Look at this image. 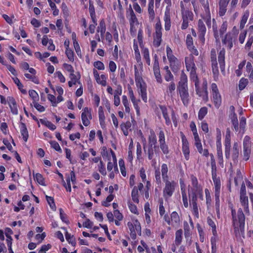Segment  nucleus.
I'll return each mask as SVG.
<instances>
[{"mask_svg":"<svg viewBox=\"0 0 253 253\" xmlns=\"http://www.w3.org/2000/svg\"><path fill=\"white\" fill-rule=\"evenodd\" d=\"M188 191L189 200H197L198 198L203 200V188L193 175L191 176V184L188 186Z\"/></svg>","mask_w":253,"mask_h":253,"instance_id":"1","label":"nucleus"},{"mask_svg":"<svg viewBox=\"0 0 253 253\" xmlns=\"http://www.w3.org/2000/svg\"><path fill=\"white\" fill-rule=\"evenodd\" d=\"M231 213L232 215L233 226L234 227L235 233H239L240 231L242 232L244 229L245 219L242 210L239 209L237 214H236V211L232 209Z\"/></svg>","mask_w":253,"mask_h":253,"instance_id":"2","label":"nucleus"},{"mask_svg":"<svg viewBox=\"0 0 253 253\" xmlns=\"http://www.w3.org/2000/svg\"><path fill=\"white\" fill-rule=\"evenodd\" d=\"M185 63L186 70L190 72V78L191 80H196L197 76L196 74V67L194 63V56L190 54L185 58Z\"/></svg>","mask_w":253,"mask_h":253,"instance_id":"3","label":"nucleus"},{"mask_svg":"<svg viewBox=\"0 0 253 253\" xmlns=\"http://www.w3.org/2000/svg\"><path fill=\"white\" fill-rule=\"evenodd\" d=\"M180 6L182 19L181 29L185 30L188 27L189 22L193 20L194 15L192 12L184 9L182 1L180 2Z\"/></svg>","mask_w":253,"mask_h":253,"instance_id":"4","label":"nucleus"},{"mask_svg":"<svg viewBox=\"0 0 253 253\" xmlns=\"http://www.w3.org/2000/svg\"><path fill=\"white\" fill-rule=\"evenodd\" d=\"M212 177L214 186L215 206L216 210L219 208V197L220 193L221 183L219 178L216 177V174L215 171H212Z\"/></svg>","mask_w":253,"mask_h":253,"instance_id":"5","label":"nucleus"},{"mask_svg":"<svg viewBox=\"0 0 253 253\" xmlns=\"http://www.w3.org/2000/svg\"><path fill=\"white\" fill-rule=\"evenodd\" d=\"M166 51L170 68L173 72L177 71L180 67V62L173 55L172 50L169 46L166 47Z\"/></svg>","mask_w":253,"mask_h":253,"instance_id":"6","label":"nucleus"},{"mask_svg":"<svg viewBox=\"0 0 253 253\" xmlns=\"http://www.w3.org/2000/svg\"><path fill=\"white\" fill-rule=\"evenodd\" d=\"M138 94L141 96L144 102L147 101V85L143 78L135 80Z\"/></svg>","mask_w":253,"mask_h":253,"instance_id":"7","label":"nucleus"},{"mask_svg":"<svg viewBox=\"0 0 253 253\" xmlns=\"http://www.w3.org/2000/svg\"><path fill=\"white\" fill-rule=\"evenodd\" d=\"M164 182L165 183V186L163 189V196L165 198L167 199L172 195L177 183L173 180L170 181L168 180L164 181Z\"/></svg>","mask_w":253,"mask_h":253,"instance_id":"8","label":"nucleus"},{"mask_svg":"<svg viewBox=\"0 0 253 253\" xmlns=\"http://www.w3.org/2000/svg\"><path fill=\"white\" fill-rule=\"evenodd\" d=\"M165 2L167 4L165 11L164 20L165 21V29L166 31H169L170 29L171 26V18H170V6L171 4V0H164Z\"/></svg>","mask_w":253,"mask_h":253,"instance_id":"9","label":"nucleus"},{"mask_svg":"<svg viewBox=\"0 0 253 253\" xmlns=\"http://www.w3.org/2000/svg\"><path fill=\"white\" fill-rule=\"evenodd\" d=\"M212 100L216 108H218L221 104V96L219 92L217 85L215 83L211 84Z\"/></svg>","mask_w":253,"mask_h":253,"instance_id":"10","label":"nucleus"},{"mask_svg":"<svg viewBox=\"0 0 253 253\" xmlns=\"http://www.w3.org/2000/svg\"><path fill=\"white\" fill-rule=\"evenodd\" d=\"M155 32L154 35L153 44L156 47H159L162 42V25L160 21H158L155 24Z\"/></svg>","mask_w":253,"mask_h":253,"instance_id":"11","label":"nucleus"},{"mask_svg":"<svg viewBox=\"0 0 253 253\" xmlns=\"http://www.w3.org/2000/svg\"><path fill=\"white\" fill-rule=\"evenodd\" d=\"M177 90L183 105L187 106L190 100L188 87H177Z\"/></svg>","mask_w":253,"mask_h":253,"instance_id":"12","label":"nucleus"},{"mask_svg":"<svg viewBox=\"0 0 253 253\" xmlns=\"http://www.w3.org/2000/svg\"><path fill=\"white\" fill-rule=\"evenodd\" d=\"M236 36L233 33L228 32L222 39V43L228 49H231L233 46V42L235 41Z\"/></svg>","mask_w":253,"mask_h":253,"instance_id":"13","label":"nucleus"},{"mask_svg":"<svg viewBox=\"0 0 253 253\" xmlns=\"http://www.w3.org/2000/svg\"><path fill=\"white\" fill-rule=\"evenodd\" d=\"M127 226L131 234L135 235L136 233L141 234V228L139 222L137 219H133L131 222L127 223Z\"/></svg>","mask_w":253,"mask_h":253,"instance_id":"14","label":"nucleus"},{"mask_svg":"<svg viewBox=\"0 0 253 253\" xmlns=\"http://www.w3.org/2000/svg\"><path fill=\"white\" fill-rule=\"evenodd\" d=\"M82 121L84 126H88L90 124V120L92 119L91 109L85 107L83 110L82 113Z\"/></svg>","mask_w":253,"mask_h":253,"instance_id":"15","label":"nucleus"},{"mask_svg":"<svg viewBox=\"0 0 253 253\" xmlns=\"http://www.w3.org/2000/svg\"><path fill=\"white\" fill-rule=\"evenodd\" d=\"M129 21L130 23V32L131 35L134 34L136 30L135 29V26L138 25L137 19L133 12L131 9L130 11L129 14Z\"/></svg>","mask_w":253,"mask_h":253,"instance_id":"16","label":"nucleus"},{"mask_svg":"<svg viewBox=\"0 0 253 253\" xmlns=\"http://www.w3.org/2000/svg\"><path fill=\"white\" fill-rule=\"evenodd\" d=\"M179 183L183 205L185 208H187L189 206V204L186 191V185L183 180L182 179H180Z\"/></svg>","mask_w":253,"mask_h":253,"instance_id":"17","label":"nucleus"},{"mask_svg":"<svg viewBox=\"0 0 253 253\" xmlns=\"http://www.w3.org/2000/svg\"><path fill=\"white\" fill-rule=\"evenodd\" d=\"M200 1L203 6L206 14V18L205 19V21L208 27L211 26V14L209 2L208 1H205V0H200Z\"/></svg>","mask_w":253,"mask_h":253,"instance_id":"18","label":"nucleus"},{"mask_svg":"<svg viewBox=\"0 0 253 253\" xmlns=\"http://www.w3.org/2000/svg\"><path fill=\"white\" fill-rule=\"evenodd\" d=\"M153 72L156 81L158 83L161 84L163 82V80L160 73L159 62L156 59L153 64Z\"/></svg>","mask_w":253,"mask_h":253,"instance_id":"19","label":"nucleus"},{"mask_svg":"<svg viewBox=\"0 0 253 253\" xmlns=\"http://www.w3.org/2000/svg\"><path fill=\"white\" fill-rule=\"evenodd\" d=\"M182 152L186 160H188L189 158V143L184 135H182Z\"/></svg>","mask_w":253,"mask_h":253,"instance_id":"20","label":"nucleus"},{"mask_svg":"<svg viewBox=\"0 0 253 253\" xmlns=\"http://www.w3.org/2000/svg\"><path fill=\"white\" fill-rule=\"evenodd\" d=\"M7 101L10 107L11 113L13 115H17L18 110L17 108V103L13 97L8 96L7 98Z\"/></svg>","mask_w":253,"mask_h":253,"instance_id":"21","label":"nucleus"},{"mask_svg":"<svg viewBox=\"0 0 253 253\" xmlns=\"http://www.w3.org/2000/svg\"><path fill=\"white\" fill-rule=\"evenodd\" d=\"M225 157L228 159L230 157V130L229 128L226 130L225 136Z\"/></svg>","mask_w":253,"mask_h":253,"instance_id":"22","label":"nucleus"},{"mask_svg":"<svg viewBox=\"0 0 253 253\" xmlns=\"http://www.w3.org/2000/svg\"><path fill=\"white\" fill-rule=\"evenodd\" d=\"M230 110L231 112L230 117L231 119L232 124L236 131L238 130V121L236 114L235 113V108L233 106L230 107Z\"/></svg>","mask_w":253,"mask_h":253,"instance_id":"23","label":"nucleus"},{"mask_svg":"<svg viewBox=\"0 0 253 253\" xmlns=\"http://www.w3.org/2000/svg\"><path fill=\"white\" fill-rule=\"evenodd\" d=\"M195 83V85L196 87V90L197 94L199 96L202 97L203 99L207 100L208 99V90H206V89L203 90L202 91L200 90V88H199L198 85H199V82L198 80L197 79L196 80H192Z\"/></svg>","mask_w":253,"mask_h":253,"instance_id":"24","label":"nucleus"},{"mask_svg":"<svg viewBox=\"0 0 253 253\" xmlns=\"http://www.w3.org/2000/svg\"><path fill=\"white\" fill-rule=\"evenodd\" d=\"M215 54V51H211V60L212 62V72L214 75V78H217L218 77V69L217 67V63L216 62L215 55L213 54Z\"/></svg>","mask_w":253,"mask_h":253,"instance_id":"25","label":"nucleus"},{"mask_svg":"<svg viewBox=\"0 0 253 253\" xmlns=\"http://www.w3.org/2000/svg\"><path fill=\"white\" fill-rule=\"evenodd\" d=\"M225 50L222 49L220 50L218 56V61L220 68L222 72L224 71L225 68Z\"/></svg>","mask_w":253,"mask_h":253,"instance_id":"26","label":"nucleus"},{"mask_svg":"<svg viewBox=\"0 0 253 253\" xmlns=\"http://www.w3.org/2000/svg\"><path fill=\"white\" fill-rule=\"evenodd\" d=\"M143 66L141 62L138 63L137 65H134V76L135 80L142 78V73Z\"/></svg>","mask_w":253,"mask_h":253,"instance_id":"27","label":"nucleus"},{"mask_svg":"<svg viewBox=\"0 0 253 253\" xmlns=\"http://www.w3.org/2000/svg\"><path fill=\"white\" fill-rule=\"evenodd\" d=\"M121 128L125 136L128 135L129 130H131V123L129 121L122 123L120 125Z\"/></svg>","mask_w":253,"mask_h":253,"instance_id":"28","label":"nucleus"},{"mask_svg":"<svg viewBox=\"0 0 253 253\" xmlns=\"http://www.w3.org/2000/svg\"><path fill=\"white\" fill-rule=\"evenodd\" d=\"M19 127L20 133L23 137V139L25 142H26L29 137L28 132L26 126L25 124L21 123L19 126Z\"/></svg>","mask_w":253,"mask_h":253,"instance_id":"29","label":"nucleus"},{"mask_svg":"<svg viewBox=\"0 0 253 253\" xmlns=\"http://www.w3.org/2000/svg\"><path fill=\"white\" fill-rule=\"evenodd\" d=\"M171 225L173 226H178L180 223V219L178 214L176 211H173L171 214Z\"/></svg>","mask_w":253,"mask_h":253,"instance_id":"30","label":"nucleus"},{"mask_svg":"<svg viewBox=\"0 0 253 253\" xmlns=\"http://www.w3.org/2000/svg\"><path fill=\"white\" fill-rule=\"evenodd\" d=\"M187 81V77L185 73L182 71L177 87H188Z\"/></svg>","mask_w":253,"mask_h":253,"instance_id":"31","label":"nucleus"},{"mask_svg":"<svg viewBox=\"0 0 253 253\" xmlns=\"http://www.w3.org/2000/svg\"><path fill=\"white\" fill-rule=\"evenodd\" d=\"M169 169L166 164H163L161 166V174L163 181L169 180L168 176Z\"/></svg>","mask_w":253,"mask_h":253,"instance_id":"32","label":"nucleus"},{"mask_svg":"<svg viewBox=\"0 0 253 253\" xmlns=\"http://www.w3.org/2000/svg\"><path fill=\"white\" fill-rule=\"evenodd\" d=\"M240 202L244 208L245 212L249 213V201L247 196L240 197Z\"/></svg>","mask_w":253,"mask_h":253,"instance_id":"33","label":"nucleus"},{"mask_svg":"<svg viewBox=\"0 0 253 253\" xmlns=\"http://www.w3.org/2000/svg\"><path fill=\"white\" fill-rule=\"evenodd\" d=\"M150 134L148 137V143L150 147L154 146L157 143V137L155 132L153 130H150Z\"/></svg>","mask_w":253,"mask_h":253,"instance_id":"34","label":"nucleus"},{"mask_svg":"<svg viewBox=\"0 0 253 253\" xmlns=\"http://www.w3.org/2000/svg\"><path fill=\"white\" fill-rule=\"evenodd\" d=\"M249 15H250V12L248 10H246L244 12V13L242 16L241 20L240 21V28L241 29H243L245 27V24L247 23V20L248 19Z\"/></svg>","mask_w":253,"mask_h":253,"instance_id":"35","label":"nucleus"},{"mask_svg":"<svg viewBox=\"0 0 253 253\" xmlns=\"http://www.w3.org/2000/svg\"><path fill=\"white\" fill-rule=\"evenodd\" d=\"M148 10L149 18L150 20H153L155 17V12L154 10V0H149Z\"/></svg>","mask_w":253,"mask_h":253,"instance_id":"36","label":"nucleus"},{"mask_svg":"<svg viewBox=\"0 0 253 253\" xmlns=\"http://www.w3.org/2000/svg\"><path fill=\"white\" fill-rule=\"evenodd\" d=\"M192 207V212L193 215L197 218L199 217V211L197 206V200H189Z\"/></svg>","mask_w":253,"mask_h":253,"instance_id":"37","label":"nucleus"},{"mask_svg":"<svg viewBox=\"0 0 253 253\" xmlns=\"http://www.w3.org/2000/svg\"><path fill=\"white\" fill-rule=\"evenodd\" d=\"M70 81L68 82V85L69 87H72L73 85L76 84L77 83L81 84L80 82L79 81V79L77 77L74 73L70 74Z\"/></svg>","mask_w":253,"mask_h":253,"instance_id":"38","label":"nucleus"},{"mask_svg":"<svg viewBox=\"0 0 253 253\" xmlns=\"http://www.w3.org/2000/svg\"><path fill=\"white\" fill-rule=\"evenodd\" d=\"M239 146L237 142H235L232 150V158L234 161L237 159L239 156Z\"/></svg>","mask_w":253,"mask_h":253,"instance_id":"39","label":"nucleus"},{"mask_svg":"<svg viewBox=\"0 0 253 253\" xmlns=\"http://www.w3.org/2000/svg\"><path fill=\"white\" fill-rule=\"evenodd\" d=\"M182 239V230L181 229L178 230L175 233V244L177 246H179Z\"/></svg>","mask_w":253,"mask_h":253,"instance_id":"40","label":"nucleus"},{"mask_svg":"<svg viewBox=\"0 0 253 253\" xmlns=\"http://www.w3.org/2000/svg\"><path fill=\"white\" fill-rule=\"evenodd\" d=\"M106 31V26L104 20H101L99 22V25L97 28V31L98 33H100L101 37L103 36L104 34Z\"/></svg>","mask_w":253,"mask_h":253,"instance_id":"41","label":"nucleus"},{"mask_svg":"<svg viewBox=\"0 0 253 253\" xmlns=\"http://www.w3.org/2000/svg\"><path fill=\"white\" fill-rule=\"evenodd\" d=\"M184 230L185 237L187 240H188L191 236V228L186 221L184 222Z\"/></svg>","mask_w":253,"mask_h":253,"instance_id":"42","label":"nucleus"},{"mask_svg":"<svg viewBox=\"0 0 253 253\" xmlns=\"http://www.w3.org/2000/svg\"><path fill=\"white\" fill-rule=\"evenodd\" d=\"M107 76L105 75L102 74L95 80L98 84L101 85L102 86H105L107 85Z\"/></svg>","mask_w":253,"mask_h":253,"instance_id":"43","label":"nucleus"},{"mask_svg":"<svg viewBox=\"0 0 253 253\" xmlns=\"http://www.w3.org/2000/svg\"><path fill=\"white\" fill-rule=\"evenodd\" d=\"M198 27L199 31L201 33L202 37L203 38L206 32V28L202 20L199 19L198 22Z\"/></svg>","mask_w":253,"mask_h":253,"instance_id":"44","label":"nucleus"},{"mask_svg":"<svg viewBox=\"0 0 253 253\" xmlns=\"http://www.w3.org/2000/svg\"><path fill=\"white\" fill-rule=\"evenodd\" d=\"M40 122L42 123V124L45 126L46 127H47L51 130H54L56 128V126L53 124H52L51 122L47 120L41 119Z\"/></svg>","mask_w":253,"mask_h":253,"instance_id":"45","label":"nucleus"},{"mask_svg":"<svg viewBox=\"0 0 253 253\" xmlns=\"http://www.w3.org/2000/svg\"><path fill=\"white\" fill-rule=\"evenodd\" d=\"M251 137L248 135L245 136L243 140V149H251Z\"/></svg>","mask_w":253,"mask_h":253,"instance_id":"46","label":"nucleus"},{"mask_svg":"<svg viewBox=\"0 0 253 253\" xmlns=\"http://www.w3.org/2000/svg\"><path fill=\"white\" fill-rule=\"evenodd\" d=\"M138 193V191L137 190V188L136 187V186H134L131 192V197L133 201L136 203H139Z\"/></svg>","mask_w":253,"mask_h":253,"instance_id":"47","label":"nucleus"},{"mask_svg":"<svg viewBox=\"0 0 253 253\" xmlns=\"http://www.w3.org/2000/svg\"><path fill=\"white\" fill-rule=\"evenodd\" d=\"M122 103L125 108V112L126 113H129L130 112V108H129V103L127 97L126 95H123L122 96Z\"/></svg>","mask_w":253,"mask_h":253,"instance_id":"48","label":"nucleus"},{"mask_svg":"<svg viewBox=\"0 0 253 253\" xmlns=\"http://www.w3.org/2000/svg\"><path fill=\"white\" fill-rule=\"evenodd\" d=\"M208 109L206 107L201 108L198 112V119L200 120H202L205 116L207 114Z\"/></svg>","mask_w":253,"mask_h":253,"instance_id":"49","label":"nucleus"},{"mask_svg":"<svg viewBox=\"0 0 253 253\" xmlns=\"http://www.w3.org/2000/svg\"><path fill=\"white\" fill-rule=\"evenodd\" d=\"M161 110L162 111L163 117L166 121V124L168 126L170 125L171 124V122L168 116L167 109L165 107H162Z\"/></svg>","mask_w":253,"mask_h":253,"instance_id":"50","label":"nucleus"},{"mask_svg":"<svg viewBox=\"0 0 253 253\" xmlns=\"http://www.w3.org/2000/svg\"><path fill=\"white\" fill-rule=\"evenodd\" d=\"M195 141V145L196 146L199 152H202V145L201 142V140L198 136L194 137Z\"/></svg>","mask_w":253,"mask_h":253,"instance_id":"51","label":"nucleus"},{"mask_svg":"<svg viewBox=\"0 0 253 253\" xmlns=\"http://www.w3.org/2000/svg\"><path fill=\"white\" fill-rule=\"evenodd\" d=\"M207 222L209 225L212 229V232L214 236H215L217 234L216 230V225L215 224L214 221L210 218H208Z\"/></svg>","mask_w":253,"mask_h":253,"instance_id":"52","label":"nucleus"},{"mask_svg":"<svg viewBox=\"0 0 253 253\" xmlns=\"http://www.w3.org/2000/svg\"><path fill=\"white\" fill-rule=\"evenodd\" d=\"M142 54L144 58L146 60V62L148 65H150V58L149 56V52L147 48H143Z\"/></svg>","mask_w":253,"mask_h":253,"instance_id":"53","label":"nucleus"},{"mask_svg":"<svg viewBox=\"0 0 253 253\" xmlns=\"http://www.w3.org/2000/svg\"><path fill=\"white\" fill-rule=\"evenodd\" d=\"M112 153L113 154V162H109L108 163L107 169L108 171H111L115 165H116V167H117V160L116 156L114 152H112Z\"/></svg>","mask_w":253,"mask_h":253,"instance_id":"54","label":"nucleus"},{"mask_svg":"<svg viewBox=\"0 0 253 253\" xmlns=\"http://www.w3.org/2000/svg\"><path fill=\"white\" fill-rule=\"evenodd\" d=\"M24 76L26 77V78L31 80L35 84H39V81L38 79L37 78V77L36 76V75L29 74V73H25L24 74Z\"/></svg>","mask_w":253,"mask_h":253,"instance_id":"55","label":"nucleus"},{"mask_svg":"<svg viewBox=\"0 0 253 253\" xmlns=\"http://www.w3.org/2000/svg\"><path fill=\"white\" fill-rule=\"evenodd\" d=\"M35 179L40 184L42 185H45L44 183V179L40 173H37L34 176Z\"/></svg>","mask_w":253,"mask_h":253,"instance_id":"56","label":"nucleus"},{"mask_svg":"<svg viewBox=\"0 0 253 253\" xmlns=\"http://www.w3.org/2000/svg\"><path fill=\"white\" fill-rule=\"evenodd\" d=\"M216 147H222L221 146V132L218 128L216 129Z\"/></svg>","mask_w":253,"mask_h":253,"instance_id":"57","label":"nucleus"},{"mask_svg":"<svg viewBox=\"0 0 253 253\" xmlns=\"http://www.w3.org/2000/svg\"><path fill=\"white\" fill-rule=\"evenodd\" d=\"M175 87V84L173 82H171L168 86L167 92L170 94L171 96L173 95Z\"/></svg>","mask_w":253,"mask_h":253,"instance_id":"58","label":"nucleus"},{"mask_svg":"<svg viewBox=\"0 0 253 253\" xmlns=\"http://www.w3.org/2000/svg\"><path fill=\"white\" fill-rule=\"evenodd\" d=\"M65 237L66 240L69 244H71L73 246H75L76 245V241L75 238L67 232H66L65 234Z\"/></svg>","mask_w":253,"mask_h":253,"instance_id":"59","label":"nucleus"},{"mask_svg":"<svg viewBox=\"0 0 253 253\" xmlns=\"http://www.w3.org/2000/svg\"><path fill=\"white\" fill-rule=\"evenodd\" d=\"M248 83V81L247 79H245L242 78L239 81V88L240 90H242L244 89L245 87L247 86Z\"/></svg>","mask_w":253,"mask_h":253,"instance_id":"60","label":"nucleus"},{"mask_svg":"<svg viewBox=\"0 0 253 253\" xmlns=\"http://www.w3.org/2000/svg\"><path fill=\"white\" fill-rule=\"evenodd\" d=\"M205 195H206V204H207L208 208H209L211 204V196L210 191L208 189H205Z\"/></svg>","mask_w":253,"mask_h":253,"instance_id":"61","label":"nucleus"},{"mask_svg":"<svg viewBox=\"0 0 253 253\" xmlns=\"http://www.w3.org/2000/svg\"><path fill=\"white\" fill-rule=\"evenodd\" d=\"M29 94L30 97L33 100V102H35L39 99V95L34 90H30L29 91Z\"/></svg>","mask_w":253,"mask_h":253,"instance_id":"62","label":"nucleus"},{"mask_svg":"<svg viewBox=\"0 0 253 253\" xmlns=\"http://www.w3.org/2000/svg\"><path fill=\"white\" fill-rule=\"evenodd\" d=\"M114 196L112 194L109 195L106 199L105 201L102 202V205L104 207L110 206V203L113 200Z\"/></svg>","mask_w":253,"mask_h":253,"instance_id":"63","label":"nucleus"},{"mask_svg":"<svg viewBox=\"0 0 253 253\" xmlns=\"http://www.w3.org/2000/svg\"><path fill=\"white\" fill-rule=\"evenodd\" d=\"M219 5V11H218V15L219 16L222 17L225 15L226 11H227V6L222 5L220 4Z\"/></svg>","mask_w":253,"mask_h":253,"instance_id":"64","label":"nucleus"}]
</instances>
